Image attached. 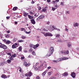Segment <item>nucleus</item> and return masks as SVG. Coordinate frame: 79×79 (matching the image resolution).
Returning <instances> with one entry per match:
<instances>
[{"instance_id": "7ed1b4c3", "label": "nucleus", "mask_w": 79, "mask_h": 79, "mask_svg": "<svg viewBox=\"0 0 79 79\" xmlns=\"http://www.w3.org/2000/svg\"><path fill=\"white\" fill-rule=\"evenodd\" d=\"M60 53L63 54L64 55H68L69 54V51L67 50L66 51H61L60 52Z\"/></svg>"}, {"instance_id": "338daca9", "label": "nucleus", "mask_w": 79, "mask_h": 79, "mask_svg": "<svg viewBox=\"0 0 79 79\" xmlns=\"http://www.w3.org/2000/svg\"><path fill=\"white\" fill-rule=\"evenodd\" d=\"M44 65V63H43L41 65H40V66H42Z\"/></svg>"}, {"instance_id": "cd10ccee", "label": "nucleus", "mask_w": 79, "mask_h": 79, "mask_svg": "<svg viewBox=\"0 0 79 79\" xmlns=\"http://www.w3.org/2000/svg\"><path fill=\"white\" fill-rule=\"evenodd\" d=\"M13 57H12V56H10V58L9 59H10V60H14V59H13Z\"/></svg>"}, {"instance_id": "6e6d98bb", "label": "nucleus", "mask_w": 79, "mask_h": 79, "mask_svg": "<svg viewBox=\"0 0 79 79\" xmlns=\"http://www.w3.org/2000/svg\"><path fill=\"white\" fill-rule=\"evenodd\" d=\"M30 33H31V32H30V31H29V32H27H27L26 33V34H30Z\"/></svg>"}, {"instance_id": "dca6fc26", "label": "nucleus", "mask_w": 79, "mask_h": 79, "mask_svg": "<svg viewBox=\"0 0 79 79\" xmlns=\"http://www.w3.org/2000/svg\"><path fill=\"white\" fill-rule=\"evenodd\" d=\"M28 15V13L26 12H24L23 13V15L24 16H25V17H27Z\"/></svg>"}, {"instance_id": "1a4fd4ad", "label": "nucleus", "mask_w": 79, "mask_h": 79, "mask_svg": "<svg viewBox=\"0 0 79 79\" xmlns=\"http://www.w3.org/2000/svg\"><path fill=\"white\" fill-rule=\"evenodd\" d=\"M1 77L2 78H3V79H6V78H7L8 77H7V76L4 74L2 75Z\"/></svg>"}, {"instance_id": "603ef678", "label": "nucleus", "mask_w": 79, "mask_h": 79, "mask_svg": "<svg viewBox=\"0 0 79 79\" xmlns=\"http://www.w3.org/2000/svg\"><path fill=\"white\" fill-rule=\"evenodd\" d=\"M60 5H62V6L63 5V2H61Z\"/></svg>"}, {"instance_id": "8fccbe9b", "label": "nucleus", "mask_w": 79, "mask_h": 79, "mask_svg": "<svg viewBox=\"0 0 79 79\" xmlns=\"http://www.w3.org/2000/svg\"><path fill=\"white\" fill-rule=\"evenodd\" d=\"M51 67L49 66L48 67V69H51Z\"/></svg>"}, {"instance_id": "ea45409f", "label": "nucleus", "mask_w": 79, "mask_h": 79, "mask_svg": "<svg viewBox=\"0 0 79 79\" xmlns=\"http://www.w3.org/2000/svg\"><path fill=\"white\" fill-rule=\"evenodd\" d=\"M31 4H34V3H35V2L34 1H32L31 2Z\"/></svg>"}, {"instance_id": "9d476101", "label": "nucleus", "mask_w": 79, "mask_h": 79, "mask_svg": "<svg viewBox=\"0 0 79 79\" xmlns=\"http://www.w3.org/2000/svg\"><path fill=\"white\" fill-rule=\"evenodd\" d=\"M48 72V70H46L42 74V76H44L46 74V73Z\"/></svg>"}, {"instance_id": "e433bc0d", "label": "nucleus", "mask_w": 79, "mask_h": 79, "mask_svg": "<svg viewBox=\"0 0 79 79\" xmlns=\"http://www.w3.org/2000/svg\"><path fill=\"white\" fill-rule=\"evenodd\" d=\"M38 9L39 10H41V9H42V8H41L39 6L38 7Z\"/></svg>"}, {"instance_id": "c85d7f7f", "label": "nucleus", "mask_w": 79, "mask_h": 79, "mask_svg": "<svg viewBox=\"0 0 79 79\" xmlns=\"http://www.w3.org/2000/svg\"><path fill=\"white\" fill-rule=\"evenodd\" d=\"M49 79H56V77H51Z\"/></svg>"}, {"instance_id": "c9c22d12", "label": "nucleus", "mask_w": 79, "mask_h": 79, "mask_svg": "<svg viewBox=\"0 0 79 79\" xmlns=\"http://www.w3.org/2000/svg\"><path fill=\"white\" fill-rule=\"evenodd\" d=\"M9 37V34H7L6 35V38H8Z\"/></svg>"}, {"instance_id": "423d86ee", "label": "nucleus", "mask_w": 79, "mask_h": 79, "mask_svg": "<svg viewBox=\"0 0 79 79\" xmlns=\"http://www.w3.org/2000/svg\"><path fill=\"white\" fill-rule=\"evenodd\" d=\"M69 58L68 57H63V58H60V60H59L60 61H63V60H68Z\"/></svg>"}, {"instance_id": "4d7b16f0", "label": "nucleus", "mask_w": 79, "mask_h": 79, "mask_svg": "<svg viewBox=\"0 0 79 79\" xmlns=\"http://www.w3.org/2000/svg\"><path fill=\"white\" fill-rule=\"evenodd\" d=\"M30 47L31 48V47H32V44H30Z\"/></svg>"}, {"instance_id": "9b49d317", "label": "nucleus", "mask_w": 79, "mask_h": 79, "mask_svg": "<svg viewBox=\"0 0 79 79\" xmlns=\"http://www.w3.org/2000/svg\"><path fill=\"white\" fill-rule=\"evenodd\" d=\"M31 23L33 24H35V20L34 19H31Z\"/></svg>"}, {"instance_id": "72a5a7b5", "label": "nucleus", "mask_w": 79, "mask_h": 79, "mask_svg": "<svg viewBox=\"0 0 79 79\" xmlns=\"http://www.w3.org/2000/svg\"><path fill=\"white\" fill-rule=\"evenodd\" d=\"M32 54L33 55H35V52L33 51L32 52Z\"/></svg>"}, {"instance_id": "0eeeda50", "label": "nucleus", "mask_w": 79, "mask_h": 79, "mask_svg": "<svg viewBox=\"0 0 79 79\" xmlns=\"http://www.w3.org/2000/svg\"><path fill=\"white\" fill-rule=\"evenodd\" d=\"M23 64L25 66H26V67H28V66H29V64L27 63L26 61H24Z\"/></svg>"}, {"instance_id": "bf43d9fd", "label": "nucleus", "mask_w": 79, "mask_h": 79, "mask_svg": "<svg viewBox=\"0 0 79 79\" xmlns=\"http://www.w3.org/2000/svg\"><path fill=\"white\" fill-rule=\"evenodd\" d=\"M46 24H48V25H49V24H50V22H48Z\"/></svg>"}, {"instance_id": "09e8293b", "label": "nucleus", "mask_w": 79, "mask_h": 79, "mask_svg": "<svg viewBox=\"0 0 79 79\" xmlns=\"http://www.w3.org/2000/svg\"><path fill=\"white\" fill-rule=\"evenodd\" d=\"M7 55H10V56H11V53H7Z\"/></svg>"}, {"instance_id": "774afa93", "label": "nucleus", "mask_w": 79, "mask_h": 79, "mask_svg": "<svg viewBox=\"0 0 79 79\" xmlns=\"http://www.w3.org/2000/svg\"><path fill=\"white\" fill-rule=\"evenodd\" d=\"M7 33H10V31H7Z\"/></svg>"}, {"instance_id": "b1692460", "label": "nucleus", "mask_w": 79, "mask_h": 79, "mask_svg": "<svg viewBox=\"0 0 79 79\" xmlns=\"http://www.w3.org/2000/svg\"><path fill=\"white\" fill-rule=\"evenodd\" d=\"M24 41L23 40H20L18 41V42L19 43H21V42H24Z\"/></svg>"}, {"instance_id": "ddd939ff", "label": "nucleus", "mask_w": 79, "mask_h": 79, "mask_svg": "<svg viewBox=\"0 0 79 79\" xmlns=\"http://www.w3.org/2000/svg\"><path fill=\"white\" fill-rule=\"evenodd\" d=\"M27 16L28 17V18H29V19H34V17L31 15H27Z\"/></svg>"}, {"instance_id": "0e129e2a", "label": "nucleus", "mask_w": 79, "mask_h": 79, "mask_svg": "<svg viewBox=\"0 0 79 79\" xmlns=\"http://www.w3.org/2000/svg\"><path fill=\"white\" fill-rule=\"evenodd\" d=\"M24 32H25V33H26L27 32V31H26V29H25V30H24Z\"/></svg>"}, {"instance_id": "37998d69", "label": "nucleus", "mask_w": 79, "mask_h": 79, "mask_svg": "<svg viewBox=\"0 0 79 79\" xmlns=\"http://www.w3.org/2000/svg\"><path fill=\"white\" fill-rule=\"evenodd\" d=\"M32 48H30L29 50V51L30 52H32Z\"/></svg>"}, {"instance_id": "aec40b11", "label": "nucleus", "mask_w": 79, "mask_h": 79, "mask_svg": "<svg viewBox=\"0 0 79 79\" xmlns=\"http://www.w3.org/2000/svg\"><path fill=\"white\" fill-rule=\"evenodd\" d=\"M52 73V72H49L48 73V76H51V74Z\"/></svg>"}, {"instance_id": "4be33fe9", "label": "nucleus", "mask_w": 79, "mask_h": 79, "mask_svg": "<svg viewBox=\"0 0 79 79\" xmlns=\"http://www.w3.org/2000/svg\"><path fill=\"white\" fill-rule=\"evenodd\" d=\"M59 0H56L55 1H53L52 2V3H53V4L54 3H56V2H59Z\"/></svg>"}, {"instance_id": "6ab92c4d", "label": "nucleus", "mask_w": 79, "mask_h": 79, "mask_svg": "<svg viewBox=\"0 0 79 79\" xmlns=\"http://www.w3.org/2000/svg\"><path fill=\"white\" fill-rule=\"evenodd\" d=\"M17 9H18L17 7H15L13 8V11H16V10H17Z\"/></svg>"}, {"instance_id": "3c124183", "label": "nucleus", "mask_w": 79, "mask_h": 79, "mask_svg": "<svg viewBox=\"0 0 79 79\" xmlns=\"http://www.w3.org/2000/svg\"><path fill=\"white\" fill-rule=\"evenodd\" d=\"M43 31H48L46 30V29H45V28L43 29Z\"/></svg>"}, {"instance_id": "473e14b6", "label": "nucleus", "mask_w": 79, "mask_h": 79, "mask_svg": "<svg viewBox=\"0 0 79 79\" xmlns=\"http://www.w3.org/2000/svg\"><path fill=\"white\" fill-rule=\"evenodd\" d=\"M46 10H47V9L45 8H43V9L42 10V11L44 12V11H45Z\"/></svg>"}, {"instance_id": "49530a36", "label": "nucleus", "mask_w": 79, "mask_h": 79, "mask_svg": "<svg viewBox=\"0 0 79 79\" xmlns=\"http://www.w3.org/2000/svg\"><path fill=\"white\" fill-rule=\"evenodd\" d=\"M71 44H69L68 45V47H71Z\"/></svg>"}, {"instance_id": "864d4df0", "label": "nucleus", "mask_w": 79, "mask_h": 79, "mask_svg": "<svg viewBox=\"0 0 79 79\" xmlns=\"http://www.w3.org/2000/svg\"><path fill=\"white\" fill-rule=\"evenodd\" d=\"M15 46H18L17 45H18V44H17V43H15V44H14Z\"/></svg>"}, {"instance_id": "a19ab883", "label": "nucleus", "mask_w": 79, "mask_h": 79, "mask_svg": "<svg viewBox=\"0 0 79 79\" xmlns=\"http://www.w3.org/2000/svg\"><path fill=\"white\" fill-rule=\"evenodd\" d=\"M30 14H31V15H33V12H32L30 11Z\"/></svg>"}, {"instance_id": "5701e85b", "label": "nucleus", "mask_w": 79, "mask_h": 79, "mask_svg": "<svg viewBox=\"0 0 79 79\" xmlns=\"http://www.w3.org/2000/svg\"><path fill=\"white\" fill-rule=\"evenodd\" d=\"M75 27H76V26H78V23H76L74 24L73 25Z\"/></svg>"}, {"instance_id": "7c9ffc66", "label": "nucleus", "mask_w": 79, "mask_h": 79, "mask_svg": "<svg viewBox=\"0 0 79 79\" xmlns=\"http://www.w3.org/2000/svg\"><path fill=\"white\" fill-rule=\"evenodd\" d=\"M40 78L39 76H37L36 77V79H40Z\"/></svg>"}, {"instance_id": "bb28decb", "label": "nucleus", "mask_w": 79, "mask_h": 79, "mask_svg": "<svg viewBox=\"0 0 79 79\" xmlns=\"http://www.w3.org/2000/svg\"><path fill=\"white\" fill-rule=\"evenodd\" d=\"M56 9H57V8H53V7H52V11H55Z\"/></svg>"}, {"instance_id": "5fc2aeb1", "label": "nucleus", "mask_w": 79, "mask_h": 79, "mask_svg": "<svg viewBox=\"0 0 79 79\" xmlns=\"http://www.w3.org/2000/svg\"><path fill=\"white\" fill-rule=\"evenodd\" d=\"M54 7H55V8H57V7H58V6L57 5H56L54 6Z\"/></svg>"}, {"instance_id": "f257e3e1", "label": "nucleus", "mask_w": 79, "mask_h": 79, "mask_svg": "<svg viewBox=\"0 0 79 79\" xmlns=\"http://www.w3.org/2000/svg\"><path fill=\"white\" fill-rule=\"evenodd\" d=\"M53 52H54V48H53V47H51L48 53L47 56H50L51 55L53 54Z\"/></svg>"}, {"instance_id": "680f3d73", "label": "nucleus", "mask_w": 79, "mask_h": 79, "mask_svg": "<svg viewBox=\"0 0 79 79\" xmlns=\"http://www.w3.org/2000/svg\"><path fill=\"white\" fill-rule=\"evenodd\" d=\"M52 28L53 29H55V27H54V26H52Z\"/></svg>"}, {"instance_id": "4c0bfd02", "label": "nucleus", "mask_w": 79, "mask_h": 79, "mask_svg": "<svg viewBox=\"0 0 79 79\" xmlns=\"http://www.w3.org/2000/svg\"><path fill=\"white\" fill-rule=\"evenodd\" d=\"M60 34H57L56 35V37H60Z\"/></svg>"}, {"instance_id": "f3484780", "label": "nucleus", "mask_w": 79, "mask_h": 79, "mask_svg": "<svg viewBox=\"0 0 79 79\" xmlns=\"http://www.w3.org/2000/svg\"><path fill=\"white\" fill-rule=\"evenodd\" d=\"M44 17H44V15H41L39 17V19H42V18H44Z\"/></svg>"}, {"instance_id": "f8f14e48", "label": "nucleus", "mask_w": 79, "mask_h": 79, "mask_svg": "<svg viewBox=\"0 0 79 79\" xmlns=\"http://www.w3.org/2000/svg\"><path fill=\"white\" fill-rule=\"evenodd\" d=\"M68 75V73L67 72L64 73L63 74V76H67Z\"/></svg>"}, {"instance_id": "412c9836", "label": "nucleus", "mask_w": 79, "mask_h": 79, "mask_svg": "<svg viewBox=\"0 0 79 79\" xmlns=\"http://www.w3.org/2000/svg\"><path fill=\"white\" fill-rule=\"evenodd\" d=\"M21 38H22V39H26V37L24 36H21Z\"/></svg>"}, {"instance_id": "f704fd0d", "label": "nucleus", "mask_w": 79, "mask_h": 79, "mask_svg": "<svg viewBox=\"0 0 79 79\" xmlns=\"http://www.w3.org/2000/svg\"><path fill=\"white\" fill-rule=\"evenodd\" d=\"M25 30V28H21V31H24Z\"/></svg>"}, {"instance_id": "052dcab7", "label": "nucleus", "mask_w": 79, "mask_h": 79, "mask_svg": "<svg viewBox=\"0 0 79 79\" xmlns=\"http://www.w3.org/2000/svg\"><path fill=\"white\" fill-rule=\"evenodd\" d=\"M47 2L49 3L50 2V0H47Z\"/></svg>"}, {"instance_id": "79ce46f5", "label": "nucleus", "mask_w": 79, "mask_h": 79, "mask_svg": "<svg viewBox=\"0 0 79 79\" xmlns=\"http://www.w3.org/2000/svg\"><path fill=\"white\" fill-rule=\"evenodd\" d=\"M53 62H54L55 63H57V61L56 60H52Z\"/></svg>"}, {"instance_id": "69168bd1", "label": "nucleus", "mask_w": 79, "mask_h": 79, "mask_svg": "<svg viewBox=\"0 0 79 79\" xmlns=\"http://www.w3.org/2000/svg\"><path fill=\"white\" fill-rule=\"evenodd\" d=\"M38 64H39V63L38 62L36 63V66H37V65H38Z\"/></svg>"}, {"instance_id": "c756f323", "label": "nucleus", "mask_w": 79, "mask_h": 79, "mask_svg": "<svg viewBox=\"0 0 79 79\" xmlns=\"http://www.w3.org/2000/svg\"><path fill=\"white\" fill-rule=\"evenodd\" d=\"M22 47H21V46H20V47H19V51H21V50H22Z\"/></svg>"}, {"instance_id": "20e7f679", "label": "nucleus", "mask_w": 79, "mask_h": 79, "mask_svg": "<svg viewBox=\"0 0 79 79\" xmlns=\"http://www.w3.org/2000/svg\"><path fill=\"white\" fill-rule=\"evenodd\" d=\"M26 76H29V77H31V76H32V73L30 71L27 73H26L25 74Z\"/></svg>"}, {"instance_id": "e2e57ef3", "label": "nucleus", "mask_w": 79, "mask_h": 79, "mask_svg": "<svg viewBox=\"0 0 79 79\" xmlns=\"http://www.w3.org/2000/svg\"><path fill=\"white\" fill-rule=\"evenodd\" d=\"M15 24H18V23L17 22H15Z\"/></svg>"}, {"instance_id": "f03ea898", "label": "nucleus", "mask_w": 79, "mask_h": 79, "mask_svg": "<svg viewBox=\"0 0 79 79\" xmlns=\"http://www.w3.org/2000/svg\"><path fill=\"white\" fill-rule=\"evenodd\" d=\"M0 48H2L4 50H6L7 49V47L4 44H2V43H0Z\"/></svg>"}, {"instance_id": "39448f33", "label": "nucleus", "mask_w": 79, "mask_h": 79, "mask_svg": "<svg viewBox=\"0 0 79 79\" xmlns=\"http://www.w3.org/2000/svg\"><path fill=\"white\" fill-rule=\"evenodd\" d=\"M44 35L45 37H47V36H52V34L51 33L49 32H47L46 33L44 34Z\"/></svg>"}, {"instance_id": "58836bf2", "label": "nucleus", "mask_w": 79, "mask_h": 79, "mask_svg": "<svg viewBox=\"0 0 79 79\" xmlns=\"http://www.w3.org/2000/svg\"><path fill=\"white\" fill-rule=\"evenodd\" d=\"M45 66L44 67L45 68H47V64H44Z\"/></svg>"}, {"instance_id": "a211bd4d", "label": "nucleus", "mask_w": 79, "mask_h": 79, "mask_svg": "<svg viewBox=\"0 0 79 79\" xmlns=\"http://www.w3.org/2000/svg\"><path fill=\"white\" fill-rule=\"evenodd\" d=\"M11 56H12V58H15V57L16 56V54H13Z\"/></svg>"}, {"instance_id": "393cba45", "label": "nucleus", "mask_w": 79, "mask_h": 79, "mask_svg": "<svg viewBox=\"0 0 79 79\" xmlns=\"http://www.w3.org/2000/svg\"><path fill=\"white\" fill-rule=\"evenodd\" d=\"M39 16V13H36L34 15V16H35V17H37Z\"/></svg>"}, {"instance_id": "2eb2a0df", "label": "nucleus", "mask_w": 79, "mask_h": 79, "mask_svg": "<svg viewBox=\"0 0 79 79\" xmlns=\"http://www.w3.org/2000/svg\"><path fill=\"white\" fill-rule=\"evenodd\" d=\"M39 47V44H36L33 47V48L34 49H35L36 48H37Z\"/></svg>"}, {"instance_id": "de8ad7c7", "label": "nucleus", "mask_w": 79, "mask_h": 79, "mask_svg": "<svg viewBox=\"0 0 79 79\" xmlns=\"http://www.w3.org/2000/svg\"><path fill=\"white\" fill-rule=\"evenodd\" d=\"M56 30H57V31H60V29H58V28H56Z\"/></svg>"}, {"instance_id": "2f4dec72", "label": "nucleus", "mask_w": 79, "mask_h": 79, "mask_svg": "<svg viewBox=\"0 0 79 79\" xmlns=\"http://www.w3.org/2000/svg\"><path fill=\"white\" fill-rule=\"evenodd\" d=\"M7 63H11V60H7Z\"/></svg>"}, {"instance_id": "13d9d810", "label": "nucleus", "mask_w": 79, "mask_h": 79, "mask_svg": "<svg viewBox=\"0 0 79 79\" xmlns=\"http://www.w3.org/2000/svg\"><path fill=\"white\" fill-rule=\"evenodd\" d=\"M66 13L67 14H69V11H67L66 12Z\"/></svg>"}, {"instance_id": "a18cd8bd", "label": "nucleus", "mask_w": 79, "mask_h": 79, "mask_svg": "<svg viewBox=\"0 0 79 79\" xmlns=\"http://www.w3.org/2000/svg\"><path fill=\"white\" fill-rule=\"evenodd\" d=\"M20 76H21V77H24V75H23V74H21L20 75Z\"/></svg>"}, {"instance_id": "4468645a", "label": "nucleus", "mask_w": 79, "mask_h": 79, "mask_svg": "<svg viewBox=\"0 0 79 79\" xmlns=\"http://www.w3.org/2000/svg\"><path fill=\"white\" fill-rule=\"evenodd\" d=\"M18 47V46H15V44H14L13 45H12V48L15 49V48H16V47Z\"/></svg>"}, {"instance_id": "6e6552de", "label": "nucleus", "mask_w": 79, "mask_h": 79, "mask_svg": "<svg viewBox=\"0 0 79 79\" xmlns=\"http://www.w3.org/2000/svg\"><path fill=\"white\" fill-rule=\"evenodd\" d=\"M71 75L73 78H74L75 77H76V73H75L74 72H73L71 74Z\"/></svg>"}, {"instance_id": "a878e982", "label": "nucleus", "mask_w": 79, "mask_h": 79, "mask_svg": "<svg viewBox=\"0 0 79 79\" xmlns=\"http://www.w3.org/2000/svg\"><path fill=\"white\" fill-rule=\"evenodd\" d=\"M6 43L7 44H10V41H7L6 42Z\"/></svg>"}, {"instance_id": "c03bdc74", "label": "nucleus", "mask_w": 79, "mask_h": 79, "mask_svg": "<svg viewBox=\"0 0 79 79\" xmlns=\"http://www.w3.org/2000/svg\"><path fill=\"white\" fill-rule=\"evenodd\" d=\"M21 60H24V57H21Z\"/></svg>"}]
</instances>
